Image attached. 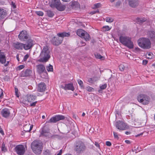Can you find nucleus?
Masks as SVG:
<instances>
[{"mask_svg": "<svg viewBox=\"0 0 155 155\" xmlns=\"http://www.w3.org/2000/svg\"><path fill=\"white\" fill-rule=\"evenodd\" d=\"M70 35L69 32L58 33L57 34V36L54 37L52 38L51 43L54 45L58 46L62 43L64 38L69 36Z\"/></svg>", "mask_w": 155, "mask_h": 155, "instance_id": "f257e3e1", "label": "nucleus"}, {"mask_svg": "<svg viewBox=\"0 0 155 155\" xmlns=\"http://www.w3.org/2000/svg\"><path fill=\"white\" fill-rule=\"evenodd\" d=\"M40 57L39 61L42 62H47L50 58V51L48 46H44L41 52Z\"/></svg>", "mask_w": 155, "mask_h": 155, "instance_id": "f03ea898", "label": "nucleus"}, {"mask_svg": "<svg viewBox=\"0 0 155 155\" xmlns=\"http://www.w3.org/2000/svg\"><path fill=\"white\" fill-rule=\"evenodd\" d=\"M119 41L122 45L130 49L134 48L133 43L131 41V38L128 37L121 35L119 37Z\"/></svg>", "mask_w": 155, "mask_h": 155, "instance_id": "7ed1b4c3", "label": "nucleus"}, {"mask_svg": "<svg viewBox=\"0 0 155 155\" xmlns=\"http://www.w3.org/2000/svg\"><path fill=\"white\" fill-rule=\"evenodd\" d=\"M138 43L139 46L144 49H149L151 47V43L148 38H140L138 40Z\"/></svg>", "mask_w": 155, "mask_h": 155, "instance_id": "20e7f679", "label": "nucleus"}, {"mask_svg": "<svg viewBox=\"0 0 155 155\" xmlns=\"http://www.w3.org/2000/svg\"><path fill=\"white\" fill-rule=\"evenodd\" d=\"M31 147L33 152L36 154H39L42 149L41 144L38 141H34L31 144Z\"/></svg>", "mask_w": 155, "mask_h": 155, "instance_id": "39448f33", "label": "nucleus"}, {"mask_svg": "<svg viewBox=\"0 0 155 155\" xmlns=\"http://www.w3.org/2000/svg\"><path fill=\"white\" fill-rule=\"evenodd\" d=\"M50 6L52 8H56L60 11H63L66 8L65 5L61 4L60 0H52V3Z\"/></svg>", "mask_w": 155, "mask_h": 155, "instance_id": "423d86ee", "label": "nucleus"}, {"mask_svg": "<svg viewBox=\"0 0 155 155\" xmlns=\"http://www.w3.org/2000/svg\"><path fill=\"white\" fill-rule=\"evenodd\" d=\"M77 34L78 36L84 38L86 41H89L90 39L89 34L81 29H78L77 31Z\"/></svg>", "mask_w": 155, "mask_h": 155, "instance_id": "0eeeda50", "label": "nucleus"}, {"mask_svg": "<svg viewBox=\"0 0 155 155\" xmlns=\"http://www.w3.org/2000/svg\"><path fill=\"white\" fill-rule=\"evenodd\" d=\"M138 101L143 104H148L150 101V98L147 95L144 94H140L137 98Z\"/></svg>", "mask_w": 155, "mask_h": 155, "instance_id": "6e6552de", "label": "nucleus"}, {"mask_svg": "<svg viewBox=\"0 0 155 155\" xmlns=\"http://www.w3.org/2000/svg\"><path fill=\"white\" fill-rule=\"evenodd\" d=\"M86 147L82 142L79 141L77 143L75 148V150L78 153L83 152L85 150Z\"/></svg>", "mask_w": 155, "mask_h": 155, "instance_id": "1a4fd4ad", "label": "nucleus"}, {"mask_svg": "<svg viewBox=\"0 0 155 155\" xmlns=\"http://www.w3.org/2000/svg\"><path fill=\"white\" fill-rule=\"evenodd\" d=\"M115 127L117 129L120 130H125L128 128V126L123 122L118 121L115 123Z\"/></svg>", "mask_w": 155, "mask_h": 155, "instance_id": "9d476101", "label": "nucleus"}, {"mask_svg": "<svg viewBox=\"0 0 155 155\" xmlns=\"http://www.w3.org/2000/svg\"><path fill=\"white\" fill-rule=\"evenodd\" d=\"M14 150L18 155H23L25 151L24 146L21 144L17 145L14 149Z\"/></svg>", "mask_w": 155, "mask_h": 155, "instance_id": "9b49d317", "label": "nucleus"}, {"mask_svg": "<svg viewBox=\"0 0 155 155\" xmlns=\"http://www.w3.org/2000/svg\"><path fill=\"white\" fill-rule=\"evenodd\" d=\"M65 117L62 115H56L51 117L48 121L49 123H55L60 120L64 119Z\"/></svg>", "mask_w": 155, "mask_h": 155, "instance_id": "f8f14e48", "label": "nucleus"}, {"mask_svg": "<svg viewBox=\"0 0 155 155\" xmlns=\"http://www.w3.org/2000/svg\"><path fill=\"white\" fill-rule=\"evenodd\" d=\"M36 97L35 96L32 95H28L27 97V101L30 104L31 106L34 107L36 105L37 101H33L36 100Z\"/></svg>", "mask_w": 155, "mask_h": 155, "instance_id": "ddd939ff", "label": "nucleus"}, {"mask_svg": "<svg viewBox=\"0 0 155 155\" xmlns=\"http://www.w3.org/2000/svg\"><path fill=\"white\" fill-rule=\"evenodd\" d=\"M28 37L29 35L25 30L21 32L18 35L19 39L22 41H25L28 38Z\"/></svg>", "mask_w": 155, "mask_h": 155, "instance_id": "4468645a", "label": "nucleus"}, {"mask_svg": "<svg viewBox=\"0 0 155 155\" xmlns=\"http://www.w3.org/2000/svg\"><path fill=\"white\" fill-rule=\"evenodd\" d=\"M6 57L4 53L0 50V62L2 64H4L5 66H6L8 64L9 61H7L6 63Z\"/></svg>", "mask_w": 155, "mask_h": 155, "instance_id": "2eb2a0df", "label": "nucleus"}, {"mask_svg": "<svg viewBox=\"0 0 155 155\" xmlns=\"http://www.w3.org/2000/svg\"><path fill=\"white\" fill-rule=\"evenodd\" d=\"M34 44L33 41L31 39H29L25 44H24V48L25 50H28L32 48Z\"/></svg>", "mask_w": 155, "mask_h": 155, "instance_id": "dca6fc26", "label": "nucleus"}, {"mask_svg": "<svg viewBox=\"0 0 155 155\" xmlns=\"http://www.w3.org/2000/svg\"><path fill=\"white\" fill-rule=\"evenodd\" d=\"M129 5L132 8H135L139 5L138 0H128Z\"/></svg>", "mask_w": 155, "mask_h": 155, "instance_id": "f3484780", "label": "nucleus"}, {"mask_svg": "<svg viewBox=\"0 0 155 155\" xmlns=\"http://www.w3.org/2000/svg\"><path fill=\"white\" fill-rule=\"evenodd\" d=\"M46 88V85L44 82H41L38 84L37 90L40 92H42L45 91Z\"/></svg>", "mask_w": 155, "mask_h": 155, "instance_id": "a211bd4d", "label": "nucleus"}, {"mask_svg": "<svg viewBox=\"0 0 155 155\" xmlns=\"http://www.w3.org/2000/svg\"><path fill=\"white\" fill-rule=\"evenodd\" d=\"M32 73V71L29 69H26L22 71L20 74L21 77H28L30 76Z\"/></svg>", "mask_w": 155, "mask_h": 155, "instance_id": "6ab92c4d", "label": "nucleus"}, {"mask_svg": "<svg viewBox=\"0 0 155 155\" xmlns=\"http://www.w3.org/2000/svg\"><path fill=\"white\" fill-rule=\"evenodd\" d=\"M1 113L2 116L5 118L9 117L10 114L9 109L6 108L2 109Z\"/></svg>", "mask_w": 155, "mask_h": 155, "instance_id": "aec40b11", "label": "nucleus"}, {"mask_svg": "<svg viewBox=\"0 0 155 155\" xmlns=\"http://www.w3.org/2000/svg\"><path fill=\"white\" fill-rule=\"evenodd\" d=\"M37 68V71L40 74L46 71L45 67L42 64H40L38 65Z\"/></svg>", "mask_w": 155, "mask_h": 155, "instance_id": "412c9836", "label": "nucleus"}, {"mask_svg": "<svg viewBox=\"0 0 155 155\" xmlns=\"http://www.w3.org/2000/svg\"><path fill=\"white\" fill-rule=\"evenodd\" d=\"M14 47L19 50H21L24 48V44L18 42L14 43L13 44Z\"/></svg>", "mask_w": 155, "mask_h": 155, "instance_id": "4be33fe9", "label": "nucleus"}, {"mask_svg": "<svg viewBox=\"0 0 155 155\" xmlns=\"http://www.w3.org/2000/svg\"><path fill=\"white\" fill-rule=\"evenodd\" d=\"M49 134V130L45 127H44L42 128L41 134L42 135L44 136H47Z\"/></svg>", "mask_w": 155, "mask_h": 155, "instance_id": "5701e85b", "label": "nucleus"}, {"mask_svg": "<svg viewBox=\"0 0 155 155\" xmlns=\"http://www.w3.org/2000/svg\"><path fill=\"white\" fill-rule=\"evenodd\" d=\"M6 12L5 9L0 8V20L2 19L6 16Z\"/></svg>", "mask_w": 155, "mask_h": 155, "instance_id": "b1692460", "label": "nucleus"}, {"mask_svg": "<svg viewBox=\"0 0 155 155\" xmlns=\"http://www.w3.org/2000/svg\"><path fill=\"white\" fill-rule=\"evenodd\" d=\"M65 90H71L73 91L74 90V88L72 84H65Z\"/></svg>", "mask_w": 155, "mask_h": 155, "instance_id": "393cba45", "label": "nucleus"}, {"mask_svg": "<svg viewBox=\"0 0 155 155\" xmlns=\"http://www.w3.org/2000/svg\"><path fill=\"white\" fill-rule=\"evenodd\" d=\"M146 20V18H137L136 19V21L137 24L141 25Z\"/></svg>", "mask_w": 155, "mask_h": 155, "instance_id": "a878e982", "label": "nucleus"}, {"mask_svg": "<svg viewBox=\"0 0 155 155\" xmlns=\"http://www.w3.org/2000/svg\"><path fill=\"white\" fill-rule=\"evenodd\" d=\"M116 2H114L113 3V6L116 8H118L121 5L122 2L120 0H117Z\"/></svg>", "mask_w": 155, "mask_h": 155, "instance_id": "bb28decb", "label": "nucleus"}, {"mask_svg": "<svg viewBox=\"0 0 155 155\" xmlns=\"http://www.w3.org/2000/svg\"><path fill=\"white\" fill-rule=\"evenodd\" d=\"M33 127V125H30L29 124L28 125H26L24 127V129H25L24 130L26 132H29L32 129Z\"/></svg>", "mask_w": 155, "mask_h": 155, "instance_id": "cd10ccee", "label": "nucleus"}, {"mask_svg": "<svg viewBox=\"0 0 155 155\" xmlns=\"http://www.w3.org/2000/svg\"><path fill=\"white\" fill-rule=\"evenodd\" d=\"M149 37L152 40H155V32L154 31H150L149 32Z\"/></svg>", "mask_w": 155, "mask_h": 155, "instance_id": "c85d7f7f", "label": "nucleus"}, {"mask_svg": "<svg viewBox=\"0 0 155 155\" xmlns=\"http://www.w3.org/2000/svg\"><path fill=\"white\" fill-rule=\"evenodd\" d=\"M95 57L96 58L100 59L101 60H104V57L102 56L100 54L97 53L95 54Z\"/></svg>", "mask_w": 155, "mask_h": 155, "instance_id": "c756f323", "label": "nucleus"}, {"mask_svg": "<svg viewBox=\"0 0 155 155\" xmlns=\"http://www.w3.org/2000/svg\"><path fill=\"white\" fill-rule=\"evenodd\" d=\"M111 28V27H109L108 26H104L102 28L103 31H106L110 30Z\"/></svg>", "mask_w": 155, "mask_h": 155, "instance_id": "7c9ffc66", "label": "nucleus"}, {"mask_svg": "<svg viewBox=\"0 0 155 155\" xmlns=\"http://www.w3.org/2000/svg\"><path fill=\"white\" fill-rule=\"evenodd\" d=\"M47 15L50 17H53L54 15V13L52 11L49 10L47 11Z\"/></svg>", "mask_w": 155, "mask_h": 155, "instance_id": "2f4dec72", "label": "nucleus"}, {"mask_svg": "<svg viewBox=\"0 0 155 155\" xmlns=\"http://www.w3.org/2000/svg\"><path fill=\"white\" fill-rule=\"evenodd\" d=\"M114 20V18H113L110 17H107L106 19V21L110 23L112 22Z\"/></svg>", "mask_w": 155, "mask_h": 155, "instance_id": "473e14b6", "label": "nucleus"}, {"mask_svg": "<svg viewBox=\"0 0 155 155\" xmlns=\"http://www.w3.org/2000/svg\"><path fill=\"white\" fill-rule=\"evenodd\" d=\"M77 81L81 87L82 88H84V87L83 85V81L80 79H78Z\"/></svg>", "mask_w": 155, "mask_h": 155, "instance_id": "72a5a7b5", "label": "nucleus"}, {"mask_svg": "<svg viewBox=\"0 0 155 155\" xmlns=\"http://www.w3.org/2000/svg\"><path fill=\"white\" fill-rule=\"evenodd\" d=\"M46 69L48 71H52L53 70V66L50 64L46 67Z\"/></svg>", "mask_w": 155, "mask_h": 155, "instance_id": "f704fd0d", "label": "nucleus"}, {"mask_svg": "<svg viewBox=\"0 0 155 155\" xmlns=\"http://www.w3.org/2000/svg\"><path fill=\"white\" fill-rule=\"evenodd\" d=\"M101 6V4L100 3L95 4L94 5V7H92L93 9H96L98 8Z\"/></svg>", "mask_w": 155, "mask_h": 155, "instance_id": "c9c22d12", "label": "nucleus"}, {"mask_svg": "<svg viewBox=\"0 0 155 155\" xmlns=\"http://www.w3.org/2000/svg\"><path fill=\"white\" fill-rule=\"evenodd\" d=\"M107 84H104L100 85V87L101 90H104L107 87Z\"/></svg>", "mask_w": 155, "mask_h": 155, "instance_id": "e433bc0d", "label": "nucleus"}, {"mask_svg": "<svg viewBox=\"0 0 155 155\" xmlns=\"http://www.w3.org/2000/svg\"><path fill=\"white\" fill-rule=\"evenodd\" d=\"M86 90L89 92H92L94 90V89L89 86H88L85 88Z\"/></svg>", "mask_w": 155, "mask_h": 155, "instance_id": "4c0bfd02", "label": "nucleus"}, {"mask_svg": "<svg viewBox=\"0 0 155 155\" xmlns=\"http://www.w3.org/2000/svg\"><path fill=\"white\" fill-rule=\"evenodd\" d=\"M119 68L121 71H123L124 70L125 67L123 64H120L119 66Z\"/></svg>", "mask_w": 155, "mask_h": 155, "instance_id": "58836bf2", "label": "nucleus"}, {"mask_svg": "<svg viewBox=\"0 0 155 155\" xmlns=\"http://www.w3.org/2000/svg\"><path fill=\"white\" fill-rule=\"evenodd\" d=\"M36 14L40 16H42L43 15V13L41 11L36 12Z\"/></svg>", "mask_w": 155, "mask_h": 155, "instance_id": "ea45409f", "label": "nucleus"}, {"mask_svg": "<svg viewBox=\"0 0 155 155\" xmlns=\"http://www.w3.org/2000/svg\"><path fill=\"white\" fill-rule=\"evenodd\" d=\"M94 79L93 78H89L87 80V81L89 83H93L94 82Z\"/></svg>", "mask_w": 155, "mask_h": 155, "instance_id": "a19ab883", "label": "nucleus"}, {"mask_svg": "<svg viewBox=\"0 0 155 155\" xmlns=\"http://www.w3.org/2000/svg\"><path fill=\"white\" fill-rule=\"evenodd\" d=\"M25 67V66L23 65H20L18 66L17 68V69L18 70H20L23 68H24Z\"/></svg>", "mask_w": 155, "mask_h": 155, "instance_id": "79ce46f5", "label": "nucleus"}, {"mask_svg": "<svg viewBox=\"0 0 155 155\" xmlns=\"http://www.w3.org/2000/svg\"><path fill=\"white\" fill-rule=\"evenodd\" d=\"M153 54L151 53H148L147 54V56L149 57H147V58L149 59H151L152 58V55Z\"/></svg>", "mask_w": 155, "mask_h": 155, "instance_id": "37998d69", "label": "nucleus"}, {"mask_svg": "<svg viewBox=\"0 0 155 155\" xmlns=\"http://www.w3.org/2000/svg\"><path fill=\"white\" fill-rule=\"evenodd\" d=\"M72 5L74 7V5H76L77 8H78L79 7V5L78 2H75L73 3Z\"/></svg>", "mask_w": 155, "mask_h": 155, "instance_id": "c03bdc74", "label": "nucleus"}, {"mask_svg": "<svg viewBox=\"0 0 155 155\" xmlns=\"http://www.w3.org/2000/svg\"><path fill=\"white\" fill-rule=\"evenodd\" d=\"M11 5L12 7L13 8H16V5H15V3L13 2H12Z\"/></svg>", "mask_w": 155, "mask_h": 155, "instance_id": "a18cd8bd", "label": "nucleus"}, {"mask_svg": "<svg viewBox=\"0 0 155 155\" xmlns=\"http://www.w3.org/2000/svg\"><path fill=\"white\" fill-rule=\"evenodd\" d=\"M134 125L135 126V127H140V124H138V123L137 122H135L134 123Z\"/></svg>", "mask_w": 155, "mask_h": 155, "instance_id": "49530a36", "label": "nucleus"}, {"mask_svg": "<svg viewBox=\"0 0 155 155\" xmlns=\"http://www.w3.org/2000/svg\"><path fill=\"white\" fill-rule=\"evenodd\" d=\"M113 134L115 138H118V135L117 133L113 132Z\"/></svg>", "mask_w": 155, "mask_h": 155, "instance_id": "de8ad7c7", "label": "nucleus"}, {"mask_svg": "<svg viewBox=\"0 0 155 155\" xmlns=\"http://www.w3.org/2000/svg\"><path fill=\"white\" fill-rule=\"evenodd\" d=\"M99 12V11L98 10H97L96 11H93L91 12L90 13V14L93 15L97 13H98Z\"/></svg>", "mask_w": 155, "mask_h": 155, "instance_id": "09e8293b", "label": "nucleus"}, {"mask_svg": "<svg viewBox=\"0 0 155 155\" xmlns=\"http://www.w3.org/2000/svg\"><path fill=\"white\" fill-rule=\"evenodd\" d=\"M29 57V55L28 54H27L26 55H25L24 58V61H26L27 60V59Z\"/></svg>", "mask_w": 155, "mask_h": 155, "instance_id": "8fccbe9b", "label": "nucleus"}, {"mask_svg": "<svg viewBox=\"0 0 155 155\" xmlns=\"http://www.w3.org/2000/svg\"><path fill=\"white\" fill-rule=\"evenodd\" d=\"M2 151L5 152L6 150V148L5 147L4 145H2Z\"/></svg>", "mask_w": 155, "mask_h": 155, "instance_id": "3c124183", "label": "nucleus"}, {"mask_svg": "<svg viewBox=\"0 0 155 155\" xmlns=\"http://www.w3.org/2000/svg\"><path fill=\"white\" fill-rule=\"evenodd\" d=\"M106 144L108 146H110L111 145V143L108 141H106Z\"/></svg>", "mask_w": 155, "mask_h": 155, "instance_id": "603ef678", "label": "nucleus"}, {"mask_svg": "<svg viewBox=\"0 0 155 155\" xmlns=\"http://www.w3.org/2000/svg\"><path fill=\"white\" fill-rule=\"evenodd\" d=\"M98 110H95L94 112L92 114L93 115H96L97 114H98Z\"/></svg>", "mask_w": 155, "mask_h": 155, "instance_id": "864d4df0", "label": "nucleus"}, {"mask_svg": "<svg viewBox=\"0 0 155 155\" xmlns=\"http://www.w3.org/2000/svg\"><path fill=\"white\" fill-rule=\"evenodd\" d=\"M147 63V61L146 60H143V64L144 65H146Z\"/></svg>", "mask_w": 155, "mask_h": 155, "instance_id": "5fc2aeb1", "label": "nucleus"}, {"mask_svg": "<svg viewBox=\"0 0 155 155\" xmlns=\"http://www.w3.org/2000/svg\"><path fill=\"white\" fill-rule=\"evenodd\" d=\"M93 79H94V82L98 80L100 78L99 77H94L93 78Z\"/></svg>", "mask_w": 155, "mask_h": 155, "instance_id": "6e6d98bb", "label": "nucleus"}, {"mask_svg": "<svg viewBox=\"0 0 155 155\" xmlns=\"http://www.w3.org/2000/svg\"><path fill=\"white\" fill-rule=\"evenodd\" d=\"M0 133H1L2 134V135H3L4 134V133L2 130V129L1 127L0 126Z\"/></svg>", "mask_w": 155, "mask_h": 155, "instance_id": "4d7b16f0", "label": "nucleus"}, {"mask_svg": "<svg viewBox=\"0 0 155 155\" xmlns=\"http://www.w3.org/2000/svg\"><path fill=\"white\" fill-rule=\"evenodd\" d=\"M94 144L96 146V147L99 148L100 145H99V143L97 142H95Z\"/></svg>", "mask_w": 155, "mask_h": 155, "instance_id": "13d9d810", "label": "nucleus"}, {"mask_svg": "<svg viewBox=\"0 0 155 155\" xmlns=\"http://www.w3.org/2000/svg\"><path fill=\"white\" fill-rule=\"evenodd\" d=\"M110 2L111 3H113L114 2H115L116 1H117V0H109Z\"/></svg>", "mask_w": 155, "mask_h": 155, "instance_id": "bf43d9fd", "label": "nucleus"}, {"mask_svg": "<svg viewBox=\"0 0 155 155\" xmlns=\"http://www.w3.org/2000/svg\"><path fill=\"white\" fill-rule=\"evenodd\" d=\"M62 150H60L59 152L57 154V155H61L62 153Z\"/></svg>", "mask_w": 155, "mask_h": 155, "instance_id": "052dcab7", "label": "nucleus"}, {"mask_svg": "<svg viewBox=\"0 0 155 155\" xmlns=\"http://www.w3.org/2000/svg\"><path fill=\"white\" fill-rule=\"evenodd\" d=\"M125 142L127 144H130V141L128 140H125Z\"/></svg>", "mask_w": 155, "mask_h": 155, "instance_id": "680f3d73", "label": "nucleus"}, {"mask_svg": "<svg viewBox=\"0 0 155 155\" xmlns=\"http://www.w3.org/2000/svg\"><path fill=\"white\" fill-rule=\"evenodd\" d=\"M131 132L130 131H126L125 134L127 135H128L130 134Z\"/></svg>", "mask_w": 155, "mask_h": 155, "instance_id": "e2e57ef3", "label": "nucleus"}, {"mask_svg": "<svg viewBox=\"0 0 155 155\" xmlns=\"http://www.w3.org/2000/svg\"><path fill=\"white\" fill-rule=\"evenodd\" d=\"M15 95L17 97H19V95L18 92H15Z\"/></svg>", "mask_w": 155, "mask_h": 155, "instance_id": "0e129e2a", "label": "nucleus"}, {"mask_svg": "<svg viewBox=\"0 0 155 155\" xmlns=\"http://www.w3.org/2000/svg\"><path fill=\"white\" fill-rule=\"evenodd\" d=\"M3 96V92H2L1 93L0 95V98H2V97Z\"/></svg>", "mask_w": 155, "mask_h": 155, "instance_id": "69168bd1", "label": "nucleus"}, {"mask_svg": "<svg viewBox=\"0 0 155 155\" xmlns=\"http://www.w3.org/2000/svg\"><path fill=\"white\" fill-rule=\"evenodd\" d=\"M61 87L63 88V89H64L65 90V86H64L63 85H61Z\"/></svg>", "mask_w": 155, "mask_h": 155, "instance_id": "338daca9", "label": "nucleus"}, {"mask_svg": "<svg viewBox=\"0 0 155 155\" xmlns=\"http://www.w3.org/2000/svg\"><path fill=\"white\" fill-rule=\"evenodd\" d=\"M81 43L82 44V46H84L86 44H85V43H84V42H83V41L81 42Z\"/></svg>", "mask_w": 155, "mask_h": 155, "instance_id": "774afa93", "label": "nucleus"}]
</instances>
